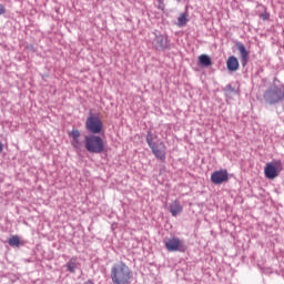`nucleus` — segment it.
<instances>
[{"instance_id": "nucleus-1", "label": "nucleus", "mask_w": 284, "mask_h": 284, "mask_svg": "<svg viewBox=\"0 0 284 284\" xmlns=\"http://www.w3.org/2000/svg\"><path fill=\"white\" fill-rule=\"evenodd\" d=\"M132 276V270L123 262L111 267V281L113 284H131Z\"/></svg>"}, {"instance_id": "nucleus-2", "label": "nucleus", "mask_w": 284, "mask_h": 284, "mask_svg": "<svg viewBox=\"0 0 284 284\" xmlns=\"http://www.w3.org/2000/svg\"><path fill=\"white\" fill-rule=\"evenodd\" d=\"M84 148L91 154H103L105 152V141L99 135H85Z\"/></svg>"}, {"instance_id": "nucleus-3", "label": "nucleus", "mask_w": 284, "mask_h": 284, "mask_svg": "<svg viewBox=\"0 0 284 284\" xmlns=\"http://www.w3.org/2000/svg\"><path fill=\"white\" fill-rule=\"evenodd\" d=\"M281 172H283V162L281 160L268 162L264 168V175L271 181L276 179Z\"/></svg>"}, {"instance_id": "nucleus-4", "label": "nucleus", "mask_w": 284, "mask_h": 284, "mask_svg": "<svg viewBox=\"0 0 284 284\" xmlns=\"http://www.w3.org/2000/svg\"><path fill=\"white\" fill-rule=\"evenodd\" d=\"M264 99L270 105L283 101V91L278 87H273L264 93Z\"/></svg>"}, {"instance_id": "nucleus-5", "label": "nucleus", "mask_w": 284, "mask_h": 284, "mask_svg": "<svg viewBox=\"0 0 284 284\" xmlns=\"http://www.w3.org/2000/svg\"><path fill=\"white\" fill-rule=\"evenodd\" d=\"M85 128L91 134H101L103 122L99 116L91 115L87 119Z\"/></svg>"}, {"instance_id": "nucleus-6", "label": "nucleus", "mask_w": 284, "mask_h": 284, "mask_svg": "<svg viewBox=\"0 0 284 284\" xmlns=\"http://www.w3.org/2000/svg\"><path fill=\"white\" fill-rule=\"evenodd\" d=\"M164 245L168 252H185V245L179 237H170L164 240Z\"/></svg>"}, {"instance_id": "nucleus-7", "label": "nucleus", "mask_w": 284, "mask_h": 284, "mask_svg": "<svg viewBox=\"0 0 284 284\" xmlns=\"http://www.w3.org/2000/svg\"><path fill=\"white\" fill-rule=\"evenodd\" d=\"M227 181H230V175L226 169L215 171L211 174V183H214V185H222V183H227Z\"/></svg>"}, {"instance_id": "nucleus-8", "label": "nucleus", "mask_w": 284, "mask_h": 284, "mask_svg": "<svg viewBox=\"0 0 284 284\" xmlns=\"http://www.w3.org/2000/svg\"><path fill=\"white\" fill-rule=\"evenodd\" d=\"M69 136L72 139L71 144L75 150H81L83 148V142H81V132L79 130L73 129L69 132Z\"/></svg>"}, {"instance_id": "nucleus-9", "label": "nucleus", "mask_w": 284, "mask_h": 284, "mask_svg": "<svg viewBox=\"0 0 284 284\" xmlns=\"http://www.w3.org/2000/svg\"><path fill=\"white\" fill-rule=\"evenodd\" d=\"M154 45L156 50H168L170 48V41L168 37L160 34L155 37Z\"/></svg>"}, {"instance_id": "nucleus-10", "label": "nucleus", "mask_w": 284, "mask_h": 284, "mask_svg": "<svg viewBox=\"0 0 284 284\" xmlns=\"http://www.w3.org/2000/svg\"><path fill=\"white\" fill-rule=\"evenodd\" d=\"M160 145L162 149H158L156 144L151 146V151L159 159V161H165L166 159V152H165V142H160Z\"/></svg>"}, {"instance_id": "nucleus-11", "label": "nucleus", "mask_w": 284, "mask_h": 284, "mask_svg": "<svg viewBox=\"0 0 284 284\" xmlns=\"http://www.w3.org/2000/svg\"><path fill=\"white\" fill-rule=\"evenodd\" d=\"M169 211L172 214V216H179V214L183 213V205H181V201L174 200L170 206Z\"/></svg>"}, {"instance_id": "nucleus-12", "label": "nucleus", "mask_w": 284, "mask_h": 284, "mask_svg": "<svg viewBox=\"0 0 284 284\" xmlns=\"http://www.w3.org/2000/svg\"><path fill=\"white\" fill-rule=\"evenodd\" d=\"M237 50L241 54L242 65H247V61H250V52L245 49L243 43H237Z\"/></svg>"}, {"instance_id": "nucleus-13", "label": "nucleus", "mask_w": 284, "mask_h": 284, "mask_svg": "<svg viewBox=\"0 0 284 284\" xmlns=\"http://www.w3.org/2000/svg\"><path fill=\"white\" fill-rule=\"evenodd\" d=\"M226 68L229 72H236V70H239V59L234 55L229 57Z\"/></svg>"}, {"instance_id": "nucleus-14", "label": "nucleus", "mask_w": 284, "mask_h": 284, "mask_svg": "<svg viewBox=\"0 0 284 284\" xmlns=\"http://www.w3.org/2000/svg\"><path fill=\"white\" fill-rule=\"evenodd\" d=\"M77 257H71L68 263L65 264V267L68 270V272H70L71 274H74L75 270H77Z\"/></svg>"}, {"instance_id": "nucleus-15", "label": "nucleus", "mask_w": 284, "mask_h": 284, "mask_svg": "<svg viewBox=\"0 0 284 284\" xmlns=\"http://www.w3.org/2000/svg\"><path fill=\"white\" fill-rule=\"evenodd\" d=\"M8 243L11 247H20L21 246V239L19 235H12L9 240Z\"/></svg>"}, {"instance_id": "nucleus-16", "label": "nucleus", "mask_w": 284, "mask_h": 284, "mask_svg": "<svg viewBox=\"0 0 284 284\" xmlns=\"http://www.w3.org/2000/svg\"><path fill=\"white\" fill-rule=\"evenodd\" d=\"M199 61H200L201 65H203L204 68L212 65V60L205 54H201L199 57Z\"/></svg>"}, {"instance_id": "nucleus-17", "label": "nucleus", "mask_w": 284, "mask_h": 284, "mask_svg": "<svg viewBox=\"0 0 284 284\" xmlns=\"http://www.w3.org/2000/svg\"><path fill=\"white\" fill-rule=\"evenodd\" d=\"M156 139V135H154L152 133V131H148L146 133V143L149 145V148H153L155 144H154V140Z\"/></svg>"}, {"instance_id": "nucleus-18", "label": "nucleus", "mask_w": 284, "mask_h": 284, "mask_svg": "<svg viewBox=\"0 0 284 284\" xmlns=\"http://www.w3.org/2000/svg\"><path fill=\"white\" fill-rule=\"evenodd\" d=\"M187 24V16H185V13L180 14V17L178 18V26L180 28H183V26Z\"/></svg>"}, {"instance_id": "nucleus-19", "label": "nucleus", "mask_w": 284, "mask_h": 284, "mask_svg": "<svg viewBox=\"0 0 284 284\" xmlns=\"http://www.w3.org/2000/svg\"><path fill=\"white\" fill-rule=\"evenodd\" d=\"M261 19H263V21H267V19H270V13H261Z\"/></svg>"}, {"instance_id": "nucleus-20", "label": "nucleus", "mask_w": 284, "mask_h": 284, "mask_svg": "<svg viewBox=\"0 0 284 284\" xmlns=\"http://www.w3.org/2000/svg\"><path fill=\"white\" fill-rule=\"evenodd\" d=\"M6 14V6L0 3V16Z\"/></svg>"}, {"instance_id": "nucleus-21", "label": "nucleus", "mask_w": 284, "mask_h": 284, "mask_svg": "<svg viewBox=\"0 0 284 284\" xmlns=\"http://www.w3.org/2000/svg\"><path fill=\"white\" fill-rule=\"evenodd\" d=\"M3 152V143L0 142V153Z\"/></svg>"}, {"instance_id": "nucleus-22", "label": "nucleus", "mask_w": 284, "mask_h": 284, "mask_svg": "<svg viewBox=\"0 0 284 284\" xmlns=\"http://www.w3.org/2000/svg\"><path fill=\"white\" fill-rule=\"evenodd\" d=\"M159 1V3H163V0H158Z\"/></svg>"}]
</instances>
